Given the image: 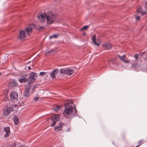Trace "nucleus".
<instances>
[{
	"label": "nucleus",
	"instance_id": "obj_11",
	"mask_svg": "<svg viewBox=\"0 0 147 147\" xmlns=\"http://www.w3.org/2000/svg\"><path fill=\"white\" fill-rule=\"evenodd\" d=\"M96 35H94L92 38V41L94 43V44L96 45V46H99L100 44L98 43V41L96 42Z\"/></svg>",
	"mask_w": 147,
	"mask_h": 147
},
{
	"label": "nucleus",
	"instance_id": "obj_27",
	"mask_svg": "<svg viewBox=\"0 0 147 147\" xmlns=\"http://www.w3.org/2000/svg\"><path fill=\"white\" fill-rule=\"evenodd\" d=\"M46 73L44 72H41L40 73V74L41 76H45L46 74Z\"/></svg>",
	"mask_w": 147,
	"mask_h": 147
},
{
	"label": "nucleus",
	"instance_id": "obj_32",
	"mask_svg": "<svg viewBox=\"0 0 147 147\" xmlns=\"http://www.w3.org/2000/svg\"><path fill=\"white\" fill-rule=\"evenodd\" d=\"M39 99V98L38 97H36L34 98V100L35 101H36L38 100Z\"/></svg>",
	"mask_w": 147,
	"mask_h": 147
},
{
	"label": "nucleus",
	"instance_id": "obj_5",
	"mask_svg": "<svg viewBox=\"0 0 147 147\" xmlns=\"http://www.w3.org/2000/svg\"><path fill=\"white\" fill-rule=\"evenodd\" d=\"M59 114L54 115L51 117V119L52 120L53 123L51 125V126H54L56 122L60 119V118L59 116Z\"/></svg>",
	"mask_w": 147,
	"mask_h": 147
},
{
	"label": "nucleus",
	"instance_id": "obj_30",
	"mask_svg": "<svg viewBox=\"0 0 147 147\" xmlns=\"http://www.w3.org/2000/svg\"><path fill=\"white\" fill-rule=\"evenodd\" d=\"M140 17L138 16H136V20H138L139 19Z\"/></svg>",
	"mask_w": 147,
	"mask_h": 147
},
{
	"label": "nucleus",
	"instance_id": "obj_31",
	"mask_svg": "<svg viewBox=\"0 0 147 147\" xmlns=\"http://www.w3.org/2000/svg\"><path fill=\"white\" fill-rule=\"evenodd\" d=\"M70 131H71V128L69 127L68 128V129L66 131L67 132H69Z\"/></svg>",
	"mask_w": 147,
	"mask_h": 147
},
{
	"label": "nucleus",
	"instance_id": "obj_4",
	"mask_svg": "<svg viewBox=\"0 0 147 147\" xmlns=\"http://www.w3.org/2000/svg\"><path fill=\"white\" fill-rule=\"evenodd\" d=\"M60 71L61 74H64L69 75H72L74 73V71L73 70L66 68L61 69H60Z\"/></svg>",
	"mask_w": 147,
	"mask_h": 147
},
{
	"label": "nucleus",
	"instance_id": "obj_22",
	"mask_svg": "<svg viewBox=\"0 0 147 147\" xmlns=\"http://www.w3.org/2000/svg\"><path fill=\"white\" fill-rule=\"evenodd\" d=\"M55 75L53 72H52L50 74V76L52 78L54 79L55 78Z\"/></svg>",
	"mask_w": 147,
	"mask_h": 147
},
{
	"label": "nucleus",
	"instance_id": "obj_2",
	"mask_svg": "<svg viewBox=\"0 0 147 147\" xmlns=\"http://www.w3.org/2000/svg\"><path fill=\"white\" fill-rule=\"evenodd\" d=\"M69 103H66L65 106L66 107L65 108L63 114L64 117L67 119H70L74 116H75L77 114L76 110L75 108V110L74 111V108L71 106L67 107L69 105Z\"/></svg>",
	"mask_w": 147,
	"mask_h": 147
},
{
	"label": "nucleus",
	"instance_id": "obj_29",
	"mask_svg": "<svg viewBox=\"0 0 147 147\" xmlns=\"http://www.w3.org/2000/svg\"><path fill=\"white\" fill-rule=\"evenodd\" d=\"M139 9L138 8L137 9V11L138 12H141V7H140V8H139Z\"/></svg>",
	"mask_w": 147,
	"mask_h": 147
},
{
	"label": "nucleus",
	"instance_id": "obj_25",
	"mask_svg": "<svg viewBox=\"0 0 147 147\" xmlns=\"http://www.w3.org/2000/svg\"><path fill=\"white\" fill-rule=\"evenodd\" d=\"M139 55L138 54H136L135 55L134 57L136 59V60H137L138 59V57L139 56Z\"/></svg>",
	"mask_w": 147,
	"mask_h": 147
},
{
	"label": "nucleus",
	"instance_id": "obj_26",
	"mask_svg": "<svg viewBox=\"0 0 147 147\" xmlns=\"http://www.w3.org/2000/svg\"><path fill=\"white\" fill-rule=\"evenodd\" d=\"M9 147H16V144L15 143L9 146Z\"/></svg>",
	"mask_w": 147,
	"mask_h": 147
},
{
	"label": "nucleus",
	"instance_id": "obj_7",
	"mask_svg": "<svg viewBox=\"0 0 147 147\" xmlns=\"http://www.w3.org/2000/svg\"><path fill=\"white\" fill-rule=\"evenodd\" d=\"M64 125V123H60L59 125H57L54 127V130L58 131L61 130L63 129V126Z\"/></svg>",
	"mask_w": 147,
	"mask_h": 147
},
{
	"label": "nucleus",
	"instance_id": "obj_34",
	"mask_svg": "<svg viewBox=\"0 0 147 147\" xmlns=\"http://www.w3.org/2000/svg\"><path fill=\"white\" fill-rule=\"evenodd\" d=\"M123 62H125V63H129V61H125V60H124Z\"/></svg>",
	"mask_w": 147,
	"mask_h": 147
},
{
	"label": "nucleus",
	"instance_id": "obj_3",
	"mask_svg": "<svg viewBox=\"0 0 147 147\" xmlns=\"http://www.w3.org/2000/svg\"><path fill=\"white\" fill-rule=\"evenodd\" d=\"M35 26L34 25L29 26L26 27L24 30L20 31L19 39L21 40H24L26 37V32H27L28 35H30L32 34L33 28H35Z\"/></svg>",
	"mask_w": 147,
	"mask_h": 147
},
{
	"label": "nucleus",
	"instance_id": "obj_33",
	"mask_svg": "<svg viewBox=\"0 0 147 147\" xmlns=\"http://www.w3.org/2000/svg\"><path fill=\"white\" fill-rule=\"evenodd\" d=\"M44 28V27L42 26L41 27H40L39 28V30H42Z\"/></svg>",
	"mask_w": 147,
	"mask_h": 147
},
{
	"label": "nucleus",
	"instance_id": "obj_13",
	"mask_svg": "<svg viewBox=\"0 0 147 147\" xmlns=\"http://www.w3.org/2000/svg\"><path fill=\"white\" fill-rule=\"evenodd\" d=\"M103 46L106 49H111L112 47V45L109 43L105 44Z\"/></svg>",
	"mask_w": 147,
	"mask_h": 147
},
{
	"label": "nucleus",
	"instance_id": "obj_6",
	"mask_svg": "<svg viewBox=\"0 0 147 147\" xmlns=\"http://www.w3.org/2000/svg\"><path fill=\"white\" fill-rule=\"evenodd\" d=\"M10 97L11 100H17L18 98V94L17 92L15 91H13L10 94Z\"/></svg>",
	"mask_w": 147,
	"mask_h": 147
},
{
	"label": "nucleus",
	"instance_id": "obj_9",
	"mask_svg": "<svg viewBox=\"0 0 147 147\" xmlns=\"http://www.w3.org/2000/svg\"><path fill=\"white\" fill-rule=\"evenodd\" d=\"M4 131L5 132V133L4 136V137L6 138H7L9 135L10 132L9 128L8 127L5 128Z\"/></svg>",
	"mask_w": 147,
	"mask_h": 147
},
{
	"label": "nucleus",
	"instance_id": "obj_38",
	"mask_svg": "<svg viewBox=\"0 0 147 147\" xmlns=\"http://www.w3.org/2000/svg\"><path fill=\"white\" fill-rule=\"evenodd\" d=\"M1 75V72H0V76Z\"/></svg>",
	"mask_w": 147,
	"mask_h": 147
},
{
	"label": "nucleus",
	"instance_id": "obj_19",
	"mask_svg": "<svg viewBox=\"0 0 147 147\" xmlns=\"http://www.w3.org/2000/svg\"><path fill=\"white\" fill-rule=\"evenodd\" d=\"M58 36V35L57 34H54L50 36L49 37V38L51 39L53 38H57Z\"/></svg>",
	"mask_w": 147,
	"mask_h": 147
},
{
	"label": "nucleus",
	"instance_id": "obj_10",
	"mask_svg": "<svg viewBox=\"0 0 147 147\" xmlns=\"http://www.w3.org/2000/svg\"><path fill=\"white\" fill-rule=\"evenodd\" d=\"M18 83L15 80H13V81L10 82L8 84V86L10 88H12L13 87L17 86Z\"/></svg>",
	"mask_w": 147,
	"mask_h": 147
},
{
	"label": "nucleus",
	"instance_id": "obj_14",
	"mask_svg": "<svg viewBox=\"0 0 147 147\" xmlns=\"http://www.w3.org/2000/svg\"><path fill=\"white\" fill-rule=\"evenodd\" d=\"M13 121L15 124L16 125H18L19 123V119L18 117L15 116L13 119Z\"/></svg>",
	"mask_w": 147,
	"mask_h": 147
},
{
	"label": "nucleus",
	"instance_id": "obj_16",
	"mask_svg": "<svg viewBox=\"0 0 147 147\" xmlns=\"http://www.w3.org/2000/svg\"><path fill=\"white\" fill-rule=\"evenodd\" d=\"M117 56L121 60H122L123 61L124 60V59L126 58V56L125 55H123L122 56L119 55H117Z\"/></svg>",
	"mask_w": 147,
	"mask_h": 147
},
{
	"label": "nucleus",
	"instance_id": "obj_21",
	"mask_svg": "<svg viewBox=\"0 0 147 147\" xmlns=\"http://www.w3.org/2000/svg\"><path fill=\"white\" fill-rule=\"evenodd\" d=\"M89 27V26H84L81 29V30H85L87 29Z\"/></svg>",
	"mask_w": 147,
	"mask_h": 147
},
{
	"label": "nucleus",
	"instance_id": "obj_24",
	"mask_svg": "<svg viewBox=\"0 0 147 147\" xmlns=\"http://www.w3.org/2000/svg\"><path fill=\"white\" fill-rule=\"evenodd\" d=\"M143 141V140H141L140 141H139L138 142V143L139 144L138 145L135 146V147H138V146H140L141 144H142V143H142Z\"/></svg>",
	"mask_w": 147,
	"mask_h": 147
},
{
	"label": "nucleus",
	"instance_id": "obj_1",
	"mask_svg": "<svg viewBox=\"0 0 147 147\" xmlns=\"http://www.w3.org/2000/svg\"><path fill=\"white\" fill-rule=\"evenodd\" d=\"M57 16V14L49 12L47 14L45 13L44 14H42L40 16H38V18L40 19L42 22H43L44 19H46L47 20V24H50L53 23Z\"/></svg>",
	"mask_w": 147,
	"mask_h": 147
},
{
	"label": "nucleus",
	"instance_id": "obj_35",
	"mask_svg": "<svg viewBox=\"0 0 147 147\" xmlns=\"http://www.w3.org/2000/svg\"><path fill=\"white\" fill-rule=\"evenodd\" d=\"M9 109L10 111H13V109L12 107H10L9 108Z\"/></svg>",
	"mask_w": 147,
	"mask_h": 147
},
{
	"label": "nucleus",
	"instance_id": "obj_39",
	"mask_svg": "<svg viewBox=\"0 0 147 147\" xmlns=\"http://www.w3.org/2000/svg\"><path fill=\"white\" fill-rule=\"evenodd\" d=\"M84 35H85V34H85V33H84Z\"/></svg>",
	"mask_w": 147,
	"mask_h": 147
},
{
	"label": "nucleus",
	"instance_id": "obj_28",
	"mask_svg": "<svg viewBox=\"0 0 147 147\" xmlns=\"http://www.w3.org/2000/svg\"><path fill=\"white\" fill-rule=\"evenodd\" d=\"M144 7L146 9L147 11V1H146L145 3Z\"/></svg>",
	"mask_w": 147,
	"mask_h": 147
},
{
	"label": "nucleus",
	"instance_id": "obj_15",
	"mask_svg": "<svg viewBox=\"0 0 147 147\" xmlns=\"http://www.w3.org/2000/svg\"><path fill=\"white\" fill-rule=\"evenodd\" d=\"M27 79L26 78H20L18 80V81L20 83L25 82L27 81Z\"/></svg>",
	"mask_w": 147,
	"mask_h": 147
},
{
	"label": "nucleus",
	"instance_id": "obj_12",
	"mask_svg": "<svg viewBox=\"0 0 147 147\" xmlns=\"http://www.w3.org/2000/svg\"><path fill=\"white\" fill-rule=\"evenodd\" d=\"M30 89L29 88H26V90L24 92V95L26 97H28L29 96V91Z\"/></svg>",
	"mask_w": 147,
	"mask_h": 147
},
{
	"label": "nucleus",
	"instance_id": "obj_17",
	"mask_svg": "<svg viewBox=\"0 0 147 147\" xmlns=\"http://www.w3.org/2000/svg\"><path fill=\"white\" fill-rule=\"evenodd\" d=\"M10 111L8 109L4 110L3 111V114L5 116H7L9 113Z\"/></svg>",
	"mask_w": 147,
	"mask_h": 147
},
{
	"label": "nucleus",
	"instance_id": "obj_23",
	"mask_svg": "<svg viewBox=\"0 0 147 147\" xmlns=\"http://www.w3.org/2000/svg\"><path fill=\"white\" fill-rule=\"evenodd\" d=\"M59 72V70L56 69H55L54 70H53V72L54 74L56 75Z\"/></svg>",
	"mask_w": 147,
	"mask_h": 147
},
{
	"label": "nucleus",
	"instance_id": "obj_20",
	"mask_svg": "<svg viewBox=\"0 0 147 147\" xmlns=\"http://www.w3.org/2000/svg\"><path fill=\"white\" fill-rule=\"evenodd\" d=\"M60 107L58 106H57L54 109V110L55 111H57L60 109Z\"/></svg>",
	"mask_w": 147,
	"mask_h": 147
},
{
	"label": "nucleus",
	"instance_id": "obj_8",
	"mask_svg": "<svg viewBox=\"0 0 147 147\" xmlns=\"http://www.w3.org/2000/svg\"><path fill=\"white\" fill-rule=\"evenodd\" d=\"M37 77V75L36 74H33L31 75L29 78L28 82L31 83L32 82H33Z\"/></svg>",
	"mask_w": 147,
	"mask_h": 147
},
{
	"label": "nucleus",
	"instance_id": "obj_18",
	"mask_svg": "<svg viewBox=\"0 0 147 147\" xmlns=\"http://www.w3.org/2000/svg\"><path fill=\"white\" fill-rule=\"evenodd\" d=\"M55 51L53 50H51L50 51H47L45 52V54H53V52H54Z\"/></svg>",
	"mask_w": 147,
	"mask_h": 147
},
{
	"label": "nucleus",
	"instance_id": "obj_36",
	"mask_svg": "<svg viewBox=\"0 0 147 147\" xmlns=\"http://www.w3.org/2000/svg\"><path fill=\"white\" fill-rule=\"evenodd\" d=\"M26 67H27L29 70H30L31 69V68L30 66Z\"/></svg>",
	"mask_w": 147,
	"mask_h": 147
},
{
	"label": "nucleus",
	"instance_id": "obj_37",
	"mask_svg": "<svg viewBox=\"0 0 147 147\" xmlns=\"http://www.w3.org/2000/svg\"><path fill=\"white\" fill-rule=\"evenodd\" d=\"M145 13H145V12H142V14H145Z\"/></svg>",
	"mask_w": 147,
	"mask_h": 147
}]
</instances>
